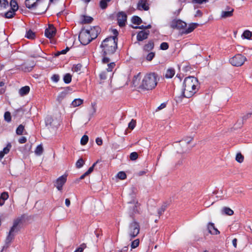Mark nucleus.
Here are the masks:
<instances>
[{
    "instance_id": "4468645a",
    "label": "nucleus",
    "mask_w": 252,
    "mask_h": 252,
    "mask_svg": "<svg viewBox=\"0 0 252 252\" xmlns=\"http://www.w3.org/2000/svg\"><path fill=\"white\" fill-rule=\"evenodd\" d=\"M39 0H26L25 5L29 9H32L36 7L39 3L38 2Z\"/></svg>"
},
{
    "instance_id": "e2e57ef3",
    "label": "nucleus",
    "mask_w": 252,
    "mask_h": 252,
    "mask_svg": "<svg viewBox=\"0 0 252 252\" xmlns=\"http://www.w3.org/2000/svg\"><path fill=\"white\" fill-rule=\"evenodd\" d=\"M168 44L166 42H162L160 46V48L161 50H167L168 48Z\"/></svg>"
},
{
    "instance_id": "4be33fe9",
    "label": "nucleus",
    "mask_w": 252,
    "mask_h": 252,
    "mask_svg": "<svg viewBox=\"0 0 252 252\" xmlns=\"http://www.w3.org/2000/svg\"><path fill=\"white\" fill-rule=\"evenodd\" d=\"M198 25L197 23H191L189 25L188 28L183 32L184 33L188 34L192 32Z\"/></svg>"
},
{
    "instance_id": "f8f14e48",
    "label": "nucleus",
    "mask_w": 252,
    "mask_h": 252,
    "mask_svg": "<svg viewBox=\"0 0 252 252\" xmlns=\"http://www.w3.org/2000/svg\"><path fill=\"white\" fill-rule=\"evenodd\" d=\"M56 32V30L53 25H49L48 28L45 31V35L48 38H51L55 36Z\"/></svg>"
},
{
    "instance_id": "ddd939ff",
    "label": "nucleus",
    "mask_w": 252,
    "mask_h": 252,
    "mask_svg": "<svg viewBox=\"0 0 252 252\" xmlns=\"http://www.w3.org/2000/svg\"><path fill=\"white\" fill-rule=\"evenodd\" d=\"M90 33L93 39H95L100 32V28L98 26H95L91 28L90 30H86Z\"/></svg>"
},
{
    "instance_id": "20e7f679",
    "label": "nucleus",
    "mask_w": 252,
    "mask_h": 252,
    "mask_svg": "<svg viewBox=\"0 0 252 252\" xmlns=\"http://www.w3.org/2000/svg\"><path fill=\"white\" fill-rule=\"evenodd\" d=\"M23 218L19 217L14 220L12 226L11 227L6 239V243H10L14 239L15 234L20 230V224L22 223Z\"/></svg>"
},
{
    "instance_id": "72a5a7b5",
    "label": "nucleus",
    "mask_w": 252,
    "mask_h": 252,
    "mask_svg": "<svg viewBox=\"0 0 252 252\" xmlns=\"http://www.w3.org/2000/svg\"><path fill=\"white\" fill-rule=\"evenodd\" d=\"M131 21L133 24L138 25H140L142 23L141 19L140 17H139L138 16H133L132 18Z\"/></svg>"
},
{
    "instance_id": "bb28decb",
    "label": "nucleus",
    "mask_w": 252,
    "mask_h": 252,
    "mask_svg": "<svg viewBox=\"0 0 252 252\" xmlns=\"http://www.w3.org/2000/svg\"><path fill=\"white\" fill-rule=\"evenodd\" d=\"M175 70L172 68L168 69L166 72L165 77L166 78H171L175 75Z\"/></svg>"
},
{
    "instance_id": "8fccbe9b",
    "label": "nucleus",
    "mask_w": 252,
    "mask_h": 252,
    "mask_svg": "<svg viewBox=\"0 0 252 252\" xmlns=\"http://www.w3.org/2000/svg\"><path fill=\"white\" fill-rule=\"evenodd\" d=\"M139 244V239H136V240H134L133 241H132L131 242V249L136 248L138 246Z\"/></svg>"
},
{
    "instance_id": "5701e85b",
    "label": "nucleus",
    "mask_w": 252,
    "mask_h": 252,
    "mask_svg": "<svg viewBox=\"0 0 252 252\" xmlns=\"http://www.w3.org/2000/svg\"><path fill=\"white\" fill-rule=\"evenodd\" d=\"M71 91V89L70 87H66L59 94L58 98L63 99Z\"/></svg>"
},
{
    "instance_id": "6e6552de",
    "label": "nucleus",
    "mask_w": 252,
    "mask_h": 252,
    "mask_svg": "<svg viewBox=\"0 0 252 252\" xmlns=\"http://www.w3.org/2000/svg\"><path fill=\"white\" fill-rule=\"evenodd\" d=\"M187 27V23L180 19H174L170 24V27L177 30L184 29Z\"/></svg>"
},
{
    "instance_id": "f257e3e1",
    "label": "nucleus",
    "mask_w": 252,
    "mask_h": 252,
    "mask_svg": "<svg viewBox=\"0 0 252 252\" xmlns=\"http://www.w3.org/2000/svg\"><path fill=\"white\" fill-rule=\"evenodd\" d=\"M199 87L196 78L193 76L186 77L184 81L182 94L184 97L190 98L197 92Z\"/></svg>"
},
{
    "instance_id": "e433bc0d",
    "label": "nucleus",
    "mask_w": 252,
    "mask_h": 252,
    "mask_svg": "<svg viewBox=\"0 0 252 252\" xmlns=\"http://www.w3.org/2000/svg\"><path fill=\"white\" fill-rule=\"evenodd\" d=\"M242 37L244 39H249L252 36V33L248 30L245 31L242 35Z\"/></svg>"
},
{
    "instance_id": "774afa93",
    "label": "nucleus",
    "mask_w": 252,
    "mask_h": 252,
    "mask_svg": "<svg viewBox=\"0 0 252 252\" xmlns=\"http://www.w3.org/2000/svg\"><path fill=\"white\" fill-rule=\"evenodd\" d=\"M96 143L99 145L100 146L102 144V140L100 138H97L95 140Z\"/></svg>"
},
{
    "instance_id": "338daca9",
    "label": "nucleus",
    "mask_w": 252,
    "mask_h": 252,
    "mask_svg": "<svg viewBox=\"0 0 252 252\" xmlns=\"http://www.w3.org/2000/svg\"><path fill=\"white\" fill-rule=\"evenodd\" d=\"M166 106V103L165 102H163L161 103L157 108L158 110H160L163 108H164Z\"/></svg>"
},
{
    "instance_id": "39448f33",
    "label": "nucleus",
    "mask_w": 252,
    "mask_h": 252,
    "mask_svg": "<svg viewBox=\"0 0 252 252\" xmlns=\"http://www.w3.org/2000/svg\"><path fill=\"white\" fill-rule=\"evenodd\" d=\"M140 225L138 222L133 220L129 223L126 229V234L130 240L135 238L139 233Z\"/></svg>"
},
{
    "instance_id": "58836bf2",
    "label": "nucleus",
    "mask_w": 252,
    "mask_h": 252,
    "mask_svg": "<svg viewBox=\"0 0 252 252\" xmlns=\"http://www.w3.org/2000/svg\"><path fill=\"white\" fill-rule=\"evenodd\" d=\"M15 12L11 9L4 14V17L6 18H11L15 14Z\"/></svg>"
},
{
    "instance_id": "052dcab7",
    "label": "nucleus",
    "mask_w": 252,
    "mask_h": 252,
    "mask_svg": "<svg viewBox=\"0 0 252 252\" xmlns=\"http://www.w3.org/2000/svg\"><path fill=\"white\" fill-rule=\"evenodd\" d=\"M115 64L114 63H108L107 66L108 68H107V70L108 72H111L112 70V69L114 67Z\"/></svg>"
},
{
    "instance_id": "bf43d9fd",
    "label": "nucleus",
    "mask_w": 252,
    "mask_h": 252,
    "mask_svg": "<svg viewBox=\"0 0 252 252\" xmlns=\"http://www.w3.org/2000/svg\"><path fill=\"white\" fill-rule=\"evenodd\" d=\"M208 1V0H192L191 2L193 4H201L203 3H206Z\"/></svg>"
},
{
    "instance_id": "f3484780",
    "label": "nucleus",
    "mask_w": 252,
    "mask_h": 252,
    "mask_svg": "<svg viewBox=\"0 0 252 252\" xmlns=\"http://www.w3.org/2000/svg\"><path fill=\"white\" fill-rule=\"evenodd\" d=\"M137 8L140 10H148L149 7L147 1L145 0H140L137 4Z\"/></svg>"
},
{
    "instance_id": "b1692460",
    "label": "nucleus",
    "mask_w": 252,
    "mask_h": 252,
    "mask_svg": "<svg viewBox=\"0 0 252 252\" xmlns=\"http://www.w3.org/2000/svg\"><path fill=\"white\" fill-rule=\"evenodd\" d=\"M154 47V42L152 41H150L147 44L145 45L143 47V50L145 51L149 52L153 49Z\"/></svg>"
},
{
    "instance_id": "ea45409f",
    "label": "nucleus",
    "mask_w": 252,
    "mask_h": 252,
    "mask_svg": "<svg viewBox=\"0 0 252 252\" xmlns=\"http://www.w3.org/2000/svg\"><path fill=\"white\" fill-rule=\"evenodd\" d=\"M93 20V18L90 16H84L82 23L83 24H89L91 23Z\"/></svg>"
},
{
    "instance_id": "2eb2a0df",
    "label": "nucleus",
    "mask_w": 252,
    "mask_h": 252,
    "mask_svg": "<svg viewBox=\"0 0 252 252\" xmlns=\"http://www.w3.org/2000/svg\"><path fill=\"white\" fill-rule=\"evenodd\" d=\"M226 9V11H222L221 13V18H226L227 17H230L233 15V12L234 11V9L230 7H227Z\"/></svg>"
},
{
    "instance_id": "49530a36",
    "label": "nucleus",
    "mask_w": 252,
    "mask_h": 252,
    "mask_svg": "<svg viewBox=\"0 0 252 252\" xmlns=\"http://www.w3.org/2000/svg\"><path fill=\"white\" fill-rule=\"evenodd\" d=\"M84 164V160L81 158H79L76 163V166L77 168H80L82 167Z\"/></svg>"
},
{
    "instance_id": "c03bdc74",
    "label": "nucleus",
    "mask_w": 252,
    "mask_h": 252,
    "mask_svg": "<svg viewBox=\"0 0 252 252\" xmlns=\"http://www.w3.org/2000/svg\"><path fill=\"white\" fill-rule=\"evenodd\" d=\"M4 118L5 121L7 122H10L11 121V114L9 112H6L4 115Z\"/></svg>"
},
{
    "instance_id": "3c124183",
    "label": "nucleus",
    "mask_w": 252,
    "mask_h": 252,
    "mask_svg": "<svg viewBox=\"0 0 252 252\" xmlns=\"http://www.w3.org/2000/svg\"><path fill=\"white\" fill-rule=\"evenodd\" d=\"M82 68V65L81 64H77L75 65L72 67V70L74 72H78L80 71Z\"/></svg>"
},
{
    "instance_id": "7c9ffc66",
    "label": "nucleus",
    "mask_w": 252,
    "mask_h": 252,
    "mask_svg": "<svg viewBox=\"0 0 252 252\" xmlns=\"http://www.w3.org/2000/svg\"><path fill=\"white\" fill-rule=\"evenodd\" d=\"M83 102V100L80 98L75 99L71 103L73 107H77L80 105Z\"/></svg>"
},
{
    "instance_id": "79ce46f5",
    "label": "nucleus",
    "mask_w": 252,
    "mask_h": 252,
    "mask_svg": "<svg viewBox=\"0 0 252 252\" xmlns=\"http://www.w3.org/2000/svg\"><path fill=\"white\" fill-rule=\"evenodd\" d=\"M167 205H168L166 203H164L162 204L161 207L158 210V214L159 215H161L162 213L164 212L167 207Z\"/></svg>"
},
{
    "instance_id": "f704fd0d",
    "label": "nucleus",
    "mask_w": 252,
    "mask_h": 252,
    "mask_svg": "<svg viewBox=\"0 0 252 252\" xmlns=\"http://www.w3.org/2000/svg\"><path fill=\"white\" fill-rule=\"evenodd\" d=\"M26 37L29 39H34L35 37V32L29 30L26 32Z\"/></svg>"
},
{
    "instance_id": "a18cd8bd",
    "label": "nucleus",
    "mask_w": 252,
    "mask_h": 252,
    "mask_svg": "<svg viewBox=\"0 0 252 252\" xmlns=\"http://www.w3.org/2000/svg\"><path fill=\"white\" fill-rule=\"evenodd\" d=\"M8 5V1L7 0H0V7L4 8H6Z\"/></svg>"
},
{
    "instance_id": "dca6fc26",
    "label": "nucleus",
    "mask_w": 252,
    "mask_h": 252,
    "mask_svg": "<svg viewBox=\"0 0 252 252\" xmlns=\"http://www.w3.org/2000/svg\"><path fill=\"white\" fill-rule=\"evenodd\" d=\"M150 32L141 31H140L137 35V39L138 41H143L148 38Z\"/></svg>"
},
{
    "instance_id": "c756f323",
    "label": "nucleus",
    "mask_w": 252,
    "mask_h": 252,
    "mask_svg": "<svg viewBox=\"0 0 252 252\" xmlns=\"http://www.w3.org/2000/svg\"><path fill=\"white\" fill-rule=\"evenodd\" d=\"M63 81L66 84H69L71 82L72 76L70 73H66L63 76Z\"/></svg>"
},
{
    "instance_id": "09e8293b",
    "label": "nucleus",
    "mask_w": 252,
    "mask_h": 252,
    "mask_svg": "<svg viewBox=\"0 0 252 252\" xmlns=\"http://www.w3.org/2000/svg\"><path fill=\"white\" fill-rule=\"evenodd\" d=\"M236 160L239 163L243 161L244 157L241 153H238L236 156Z\"/></svg>"
},
{
    "instance_id": "864d4df0",
    "label": "nucleus",
    "mask_w": 252,
    "mask_h": 252,
    "mask_svg": "<svg viewBox=\"0 0 252 252\" xmlns=\"http://www.w3.org/2000/svg\"><path fill=\"white\" fill-rule=\"evenodd\" d=\"M138 155L136 152H132L130 155V159L131 160H135L138 158Z\"/></svg>"
},
{
    "instance_id": "de8ad7c7",
    "label": "nucleus",
    "mask_w": 252,
    "mask_h": 252,
    "mask_svg": "<svg viewBox=\"0 0 252 252\" xmlns=\"http://www.w3.org/2000/svg\"><path fill=\"white\" fill-rule=\"evenodd\" d=\"M117 177L121 179L124 180L126 178V174L123 171H120L117 174Z\"/></svg>"
},
{
    "instance_id": "603ef678",
    "label": "nucleus",
    "mask_w": 252,
    "mask_h": 252,
    "mask_svg": "<svg viewBox=\"0 0 252 252\" xmlns=\"http://www.w3.org/2000/svg\"><path fill=\"white\" fill-rule=\"evenodd\" d=\"M86 247V245L85 244H82L74 252H83Z\"/></svg>"
},
{
    "instance_id": "a19ab883",
    "label": "nucleus",
    "mask_w": 252,
    "mask_h": 252,
    "mask_svg": "<svg viewBox=\"0 0 252 252\" xmlns=\"http://www.w3.org/2000/svg\"><path fill=\"white\" fill-rule=\"evenodd\" d=\"M35 63L33 62L31 64H30V66H26L25 65H23L22 67V69L25 71H30L32 70V68L33 66H34Z\"/></svg>"
},
{
    "instance_id": "a211bd4d",
    "label": "nucleus",
    "mask_w": 252,
    "mask_h": 252,
    "mask_svg": "<svg viewBox=\"0 0 252 252\" xmlns=\"http://www.w3.org/2000/svg\"><path fill=\"white\" fill-rule=\"evenodd\" d=\"M34 53L31 54V56L34 58L38 57H42L41 54H43V52L39 46H37L34 49Z\"/></svg>"
},
{
    "instance_id": "4c0bfd02",
    "label": "nucleus",
    "mask_w": 252,
    "mask_h": 252,
    "mask_svg": "<svg viewBox=\"0 0 252 252\" xmlns=\"http://www.w3.org/2000/svg\"><path fill=\"white\" fill-rule=\"evenodd\" d=\"M111 0H101L99 2V5L101 9H105L107 7V2Z\"/></svg>"
},
{
    "instance_id": "7ed1b4c3",
    "label": "nucleus",
    "mask_w": 252,
    "mask_h": 252,
    "mask_svg": "<svg viewBox=\"0 0 252 252\" xmlns=\"http://www.w3.org/2000/svg\"><path fill=\"white\" fill-rule=\"evenodd\" d=\"M158 75L155 73L146 74L143 78L140 88L145 90H152L157 86Z\"/></svg>"
},
{
    "instance_id": "680f3d73",
    "label": "nucleus",
    "mask_w": 252,
    "mask_h": 252,
    "mask_svg": "<svg viewBox=\"0 0 252 252\" xmlns=\"http://www.w3.org/2000/svg\"><path fill=\"white\" fill-rule=\"evenodd\" d=\"M60 79V76L58 74H54L52 77L51 80L54 82H58Z\"/></svg>"
},
{
    "instance_id": "393cba45",
    "label": "nucleus",
    "mask_w": 252,
    "mask_h": 252,
    "mask_svg": "<svg viewBox=\"0 0 252 252\" xmlns=\"http://www.w3.org/2000/svg\"><path fill=\"white\" fill-rule=\"evenodd\" d=\"M221 213L222 214H225L228 216H231L234 214V212L229 207H224L221 209Z\"/></svg>"
},
{
    "instance_id": "5fc2aeb1",
    "label": "nucleus",
    "mask_w": 252,
    "mask_h": 252,
    "mask_svg": "<svg viewBox=\"0 0 252 252\" xmlns=\"http://www.w3.org/2000/svg\"><path fill=\"white\" fill-rule=\"evenodd\" d=\"M155 56L154 52H150L148 54L146 57V60L148 61H151L153 60Z\"/></svg>"
},
{
    "instance_id": "37998d69",
    "label": "nucleus",
    "mask_w": 252,
    "mask_h": 252,
    "mask_svg": "<svg viewBox=\"0 0 252 252\" xmlns=\"http://www.w3.org/2000/svg\"><path fill=\"white\" fill-rule=\"evenodd\" d=\"M89 140V137L87 135H84L82 136L81 139V144L82 145H85Z\"/></svg>"
},
{
    "instance_id": "4d7b16f0",
    "label": "nucleus",
    "mask_w": 252,
    "mask_h": 252,
    "mask_svg": "<svg viewBox=\"0 0 252 252\" xmlns=\"http://www.w3.org/2000/svg\"><path fill=\"white\" fill-rule=\"evenodd\" d=\"M136 125V121L134 120L133 119H132L131 121L129 122L128 124V128H129L131 129H133Z\"/></svg>"
},
{
    "instance_id": "423d86ee",
    "label": "nucleus",
    "mask_w": 252,
    "mask_h": 252,
    "mask_svg": "<svg viewBox=\"0 0 252 252\" xmlns=\"http://www.w3.org/2000/svg\"><path fill=\"white\" fill-rule=\"evenodd\" d=\"M246 61V58L241 55L237 54L229 60L230 63L235 66H240L242 65Z\"/></svg>"
},
{
    "instance_id": "c9c22d12",
    "label": "nucleus",
    "mask_w": 252,
    "mask_h": 252,
    "mask_svg": "<svg viewBox=\"0 0 252 252\" xmlns=\"http://www.w3.org/2000/svg\"><path fill=\"white\" fill-rule=\"evenodd\" d=\"M140 73L138 74L136 76H134L133 79L132 80L133 85L136 87L139 85V81H140Z\"/></svg>"
},
{
    "instance_id": "aec40b11",
    "label": "nucleus",
    "mask_w": 252,
    "mask_h": 252,
    "mask_svg": "<svg viewBox=\"0 0 252 252\" xmlns=\"http://www.w3.org/2000/svg\"><path fill=\"white\" fill-rule=\"evenodd\" d=\"M177 152L178 153H183L187 151L188 150V146H185L183 144H182V143L181 142V141L178 143V142H176L175 143Z\"/></svg>"
},
{
    "instance_id": "c85d7f7f",
    "label": "nucleus",
    "mask_w": 252,
    "mask_h": 252,
    "mask_svg": "<svg viewBox=\"0 0 252 252\" xmlns=\"http://www.w3.org/2000/svg\"><path fill=\"white\" fill-rule=\"evenodd\" d=\"M192 139L193 137H186L181 140V142L182 143V144L188 146L191 142Z\"/></svg>"
},
{
    "instance_id": "0e129e2a",
    "label": "nucleus",
    "mask_w": 252,
    "mask_h": 252,
    "mask_svg": "<svg viewBox=\"0 0 252 252\" xmlns=\"http://www.w3.org/2000/svg\"><path fill=\"white\" fill-rule=\"evenodd\" d=\"M0 197L5 200L8 197V193L7 192H4L1 194Z\"/></svg>"
},
{
    "instance_id": "2f4dec72",
    "label": "nucleus",
    "mask_w": 252,
    "mask_h": 252,
    "mask_svg": "<svg viewBox=\"0 0 252 252\" xmlns=\"http://www.w3.org/2000/svg\"><path fill=\"white\" fill-rule=\"evenodd\" d=\"M11 9L15 11H17L18 9V4L16 0H11L10 2Z\"/></svg>"
},
{
    "instance_id": "6e6d98bb",
    "label": "nucleus",
    "mask_w": 252,
    "mask_h": 252,
    "mask_svg": "<svg viewBox=\"0 0 252 252\" xmlns=\"http://www.w3.org/2000/svg\"><path fill=\"white\" fill-rule=\"evenodd\" d=\"M99 78L100 80L103 81L107 78V73L105 71L101 72L99 74Z\"/></svg>"
},
{
    "instance_id": "69168bd1",
    "label": "nucleus",
    "mask_w": 252,
    "mask_h": 252,
    "mask_svg": "<svg viewBox=\"0 0 252 252\" xmlns=\"http://www.w3.org/2000/svg\"><path fill=\"white\" fill-rule=\"evenodd\" d=\"M18 141L21 144H24L26 142L27 139L25 137H22L20 138H19Z\"/></svg>"
},
{
    "instance_id": "412c9836",
    "label": "nucleus",
    "mask_w": 252,
    "mask_h": 252,
    "mask_svg": "<svg viewBox=\"0 0 252 252\" xmlns=\"http://www.w3.org/2000/svg\"><path fill=\"white\" fill-rule=\"evenodd\" d=\"M11 148V145L10 143H8L6 147L4 148L2 151H0V160L3 158L5 154L9 153L10 148Z\"/></svg>"
},
{
    "instance_id": "0eeeda50",
    "label": "nucleus",
    "mask_w": 252,
    "mask_h": 252,
    "mask_svg": "<svg viewBox=\"0 0 252 252\" xmlns=\"http://www.w3.org/2000/svg\"><path fill=\"white\" fill-rule=\"evenodd\" d=\"M79 39L81 44L84 45L89 44L93 40L86 30H83L80 32L79 35Z\"/></svg>"
},
{
    "instance_id": "9b49d317",
    "label": "nucleus",
    "mask_w": 252,
    "mask_h": 252,
    "mask_svg": "<svg viewBox=\"0 0 252 252\" xmlns=\"http://www.w3.org/2000/svg\"><path fill=\"white\" fill-rule=\"evenodd\" d=\"M127 16L124 12H121L118 13L117 20L120 27H124L126 22Z\"/></svg>"
},
{
    "instance_id": "cd10ccee",
    "label": "nucleus",
    "mask_w": 252,
    "mask_h": 252,
    "mask_svg": "<svg viewBox=\"0 0 252 252\" xmlns=\"http://www.w3.org/2000/svg\"><path fill=\"white\" fill-rule=\"evenodd\" d=\"M24 126L23 125H19L16 130V134L19 135H22L23 134H25L24 133Z\"/></svg>"
},
{
    "instance_id": "6ab92c4d",
    "label": "nucleus",
    "mask_w": 252,
    "mask_h": 252,
    "mask_svg": "<svg viewBox=\"0 0 252 252\" xmlns=\"http://www.w3.org/2000/svg\"><path fill=\"white\" fill-rule=\"evenodd\" d=\"M209 232L213 235H217L220 233V231L215 227L214 224L210 222L208 225Z\"/></svg>"
},
{
    "instance_id": "13d9d810",
    "label": "nucleus",
    "mask_w": 252,
    "mask_h": 252,
    "mask_svg": "<svg viewBox=\"0 0 252 252\" xmlns=\"http://www.w3.org/2000/svg\"><path fill=\"white\" fill-rule=\"evenodd\" d=\"M98 162V161H96L95 162H94L93 165L90 167L89 169L86 172V174L89 175L90 174H91L94 170V166H95V165L96 164V163Z\"/></svg>"
},
{
    "instance_id": "f03ea898",
    "label": "nucleus",
    "mask_w": 252,
    "mask_h": 252,
    "mask_svg": "<svg viewBox=\"0 0 252 252\" xmlns=\"http://www.w3.org/2000/svg\"><path fill=\"white\" fill-rule=\"evenodd\" d=\"M117 38L109 37L105 39L100 46V53L103 56L111 55L117 48Z\"/></svg>"
},
{
    "instance_id": "1a4fd4ad",
    "label": "nucleus",
    "mask_w": 252,
    "mask_h": 252,
    "mask_svg": "<svg viewBox=\"0 0 252 252\" xmlns=\"http://www.w3.org/2000/svg\"><path fill=\"white\" fill-rule=\"evenodd\" d=\"M134 195L132 194V200L128 202L129 204V214L130 216H132V215L138 212V202L135 200L134 199Z\"/></svg>"
},
{
    "instance_id": "a878e982",
    "label": "nucleus",
    "mask_w": 252,
    "mask_h": 252,
    "mask_svg": "<svg viewBox=\"0 0 252 252\" xmlns=\"http://www.w3.org/2000/svg\"><path fill=\"white\" fill-rule=\"evenodd\" d=\"M30 87L28 86H26L21 88L19 92L21 95L23 96L28 94L30 92Z\"/></svg>"
},
{
    "instance_id": "9d476101",
    "label": "nucleus",
    "mask_w": 252,
    "mask_h": 252,
    "mask_svg": "<svg viewBox=\"0 0 252 252\" xmlns=\"http://www.w3.org/2000/svg\"><path fill=\"white\" fill-rule=\"evenodd\" d=\"M67 175H63L59 177L56 181L55 186L59 190H61L63 186L66 181Z\"/></svg>"
},
{
    "instance_id": "473e14b6",
    "label": "nucleus",
    "mask_w": 252,
    "mask_h": 252,
    "mask_svg": "<svg viewBox=\"0 0 252 252\" xmlns=\"http://www.w3.org/2000/svg\"><path fill=\"white\" fill-rule=\"evenodd\" d=\"M43 151V148L42 147V145L40 144L37 146L34 152L36 155L40 156L42 154Z\"/></svg>"
}]
</instances>
